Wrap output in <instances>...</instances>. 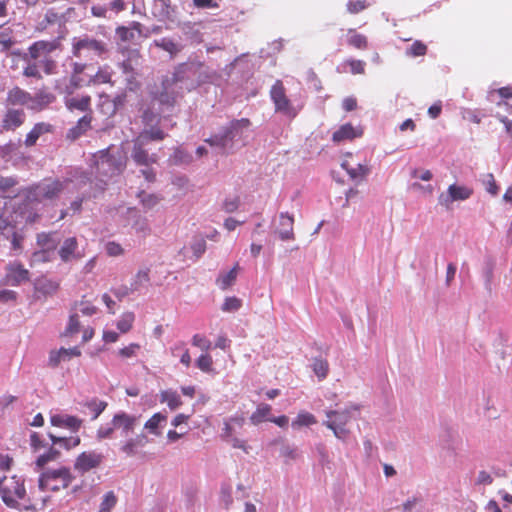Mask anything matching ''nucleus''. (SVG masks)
I'll return each instance as SVG.
<instances>
[{
    "instance_id": "nucleus-60",
    "label": "nucleus",
    "mask_w": 512,
    "mask_h": 512,
    "mask_svg": "<svg viewBox=\"0 0 512 512\" xmlns=\"http://www.w3.org/2000/svg\"><path fill=\"white\" fill-rule=\"evenodd\" d=\"M350 69V72L354 75L365 73V62L357 59H348L344 62Z\"/></svg>"
},
{
    "instance_id": "nucleus-13",
    "label": "nucleus",
    "mask_w": 512,
    "mask_h": 512,
    "mask_svg": "<svg viewBox=\"0 0 512 512\" xmlns=\"http://www.w3.org/2000/svg\"><path fill=\"white\" fill-rule=\"evenodd\" d=\"M25 119L26 115L24 110L14 108L7 109L1 120L0 133L15 131L24 124Z\"/></svg>"
},
{
    "instance_id": "nucleus-31",
    "label": "nucleus",
    "mask_w": 512,
    "mask_h": 512,
    "mask_svg": "<svg viewBox=\"0 0 512 512\" xmlns=\"http://www.w3.org/2000/svg\"><path fill=\"white\" fill-rule=\"evenodd\" d=\"M272 407L266 403H260L256 410L250 416V422L253 425H259L262 422L269 421L271 419Z\"/></svg>"
},
{
    "instance_id": "nucleus-63",
    "label": "nucleus",
    "mask_w": 512,
    "mask_h": 512,
    "mask_svg": "<svg viewBox=\"0 0 512 512\" xmlns=\"http://www.w3.org/2000/svg\"><path fill=\"white\" fill-rule=\"evenodd\" d=\"M114 425L101 426L98 428L96 436L98 440L111 439L114 436Z\"/></svg>"
},
{
    "instance_id": "nucleus-44",
    "label": "nucleus",
    "mask_w": 512,
    "mask_h": 512,
    "mask_svg": "<svg viewBox=\"0 0 512 512\" xmlns=\"http://www.w3.org/2000/svg\"><path fill=\"white\" fill-rule=\"evenodd\" d=\"M35 288H36V291H38L44 295H48V294L55 293L59 288V284L52 280L39 279V280H37V282L35 284Z\"/></svg>"
},
{
    "instance_id": "nucleus-11",
    "label": "nucleus",
    "mask_w": 512,
    "mask_h": 512,
    "mask_svg": "<svg viewBox=\"0 0 512 512\" xmlns=\"http://www.w3.org/2000/svg\"><path fill=\"white\" fill-rule=\"evenodd\" d=\"M363 134L364 129L361 125L354 126L352 123H345L333 132L331 139L333 143L341 144L343 142H351L360 138Z\"/></svg>"
},
{
    "instance_id": "nucleus-2",
    "label": "nucleus",
    "mask_w": 512,
    "mask_h": 512,
    "mask_svg": "<svg viewBox=\"0 0 512 512\" xmlns=\"http://www.w3.org/2000/svg\"><path fill=\"white\" fill-rule=\"evenodd\" d=\"M0 495L6 506L17 510L35 509L26 496L24 481L16 476L0 480Z\"/></svg>"
},
{
    "instance_id": "nucleus-10",
    "label": "nucleus",
    "mask_w": 512,
    "mask_h": 512,
    "mask_svg": "<svg viewBox=\"0 0 512 512\" xmlns=\"http://www.w3.org/2000/svg\"><path fill=\"white\" fill-rule=\"evenodd\" d=\"M270 96L275 105L276 111L282 112L286 115L295 116L290 100L286 96L285 87L280 80H277L272 86Z\"/></svg>"
},
{
    "instance_id": "nucleus-16",
    "label": "nucleus",
    "mask_w": 512,
    "mask_h": 512,
    "mask_svg": "<svg viewBox=\"0 0 512 512\" xmlns=\"http://www.w3.org/2000/svg\"><path fill=\"white\" fill-rule=\"evenodd\" d=\"M51 425L60 428H66L72 432H77L83 425V420L68 414H55L50 417Z\"/></svg>"
},
{
    "instance_id": "nucleus-14",
    "label": "nucleus",
    "mask_w": 512,
    "mask_h": 512,
    "mask_svg": "<svg viewBox=\"0 0 512 512\" xmlns=\"http://www.w3.org/2000/svg\"><path fill=\"white\" fill-rule=\"evenodd\" d=\"M137 423V416L125 412L116 413L111 420L115 430H119L122 436H128L130 433H133Z\"/></svg>"
},
{
    "instance_id": "nucleus-49",
    "label": "nucleus",
    "mask_w": 512,
    "mask_h": 512,
    "mask_svg": "<svg viewBox=\"0 0 512 512\" xmlns=\"http://www.w3.org/2000/svg\"><path fill=\"white\" fill-rule=\"evenodd\" d=\"M150 281V269L144 268L140 269L135 277L134 281L131 283V289L137 290L141 285L146 284Z\"/></svg>"
},
{
    "instance_id": "nucleus-52",
    "label": "nucleus",
    "mask_w": 512,
    "mask_h": 512,
    "mask_svg": "<svg viewBox=\"0 0 512 512\" xmlns=\"http://www.w3.org/2000/svg\"><path fill=\"white\" fill-rule=\"evenodd\" d=\"M80 331V322L78 314H72L69 318L68 325L65 331L62 333L63 337H71Z\"/></svg>"
},
{
    "instance_id": "nucleus-15",
    "label": "nucleus",
    "mask_w": 512,
    "mask_h": 512,
    "mask_svg": "<svg viewBox=\"0 0 512 512\" xmlns=\"http://www.w3.org/2000/svg\"><path fill=\"white\" fill-rule=\"evenodd\" d=\"M152 14L159 21H175L176 9L172 6L170 0H154L152 5Z\"/></svg>"
},
{
    "instance_id": "nucleus-42",
    "label": "nucleus",
    "mask_w": 512,
    "mask_h": 512,
    "mask_svg": "<svg viewBox=\"0 0 512 512\" xmlns=\"http://www.w3.org/2000/svg\"><path fill=\"white\" fill-rule=\"evenodd\" d=\"M16 44V40L11 28L0 31V51H9Z\"/></svg>"
},
{
    "instance_id": "nucleus-12",
    "label": "nucleus",
    "mask_w": 512,
    "mask_h": 512,
    "mask_svg": "<svg viewBox=\"0 0 512 512\" xmlns=\"http://www.w3.org/2000/svg\"><path fill=\"white\" fill-rule=\"evenodd\" d=\"M472 195V190L465 186L452 184L448 187L447 193L439 195V204L449 208L454 201H462L468 199Z\"/></svg>"
},
{
    "instance_id": "nucleus-28",
    "label": "nucleus",
    "mask_w": 512,
    "mask_h": 512,
    "mask_svg": "<svg viewBox=\"0 0 512 512\" xmlns=\"http://www.w3.org/2000/svg\"><path fill=\"white\" fill-rule=\"evenodd\" d=\"M52 128V125L49 123H36L31 129V131L26 135L25 145L27 147L34 146L39 137L43 134L52 132Z\"/></svg>"
},
{
    "instance_id": "nucleus-9",
    "label": "nucleus",
    "mask_w": 512,
    "mask_h": 512,
    "mask_svg": "<svg viewBox=\"0 0 512 512\" xmlns=\"http://www.w3.org/2000/svg\"><path fill=\"white\" fill-rule=\"evenodd\" d=\"M326 416L328 420L324 422V425L331 429L337 438L344 439L349 432L345 428L351 419L349 411H327Z\"/></svg>"
},
{
    "instance_id": "nucleus-59",
    "label": "nucleus",
    "mask_w": 512,
    "mask_h": 512,
    "mask_svg": "<svg viewBox=\"0 0 512 512\" xmlns=\"http://www.w3.org/2000/svg\"><path fill=\"white\" fill-rule=\"evenodd\" d=\"M76 309L85 316H92L97 312V307L94 306L90 301L87 300H81L80 302L76 303Z\"/></svg>"
},
{
    "instance_id": "nucleus-45",
    "label": "nucleus",
    "mask_w": 512,
    "mask_h": 512,
    "mask_svg": "<svg viewBox=\"0 0 512 512\" xmlns=\"http://www.w3.org/2000/svg\"><path fill=\"white\" fill-rule=\"evenodd\" d=\"M314 373L317 375L319 380H323L327 377L329 372V364L327 360L322 358H315L312 365Z\"/></svg>"
},
{
    "instance_id": "nucleus-51",
    "label": "nucleus",
    "mask_w": 512,
    "mask_h": 512,
    "mask_svg": "<svg viewBox=\"0 0 512 512\" xmlns=\"http://www.w3.org/2000/svg\"><path fill=\"white\" fill-rule=\"evenodd\" d=\"M240 206V197L238 195L227 196L222 204L221 208L226 213H233L238 210Z\"/></svg>"
},
{
    "instance_id": "nucleus-3",
    "label": "nucleus",
    "mask_w": 512,
    "mask_h": 512,
    "mask_svg": "<svg viewBox=\"0 0 512 512\" xmlns=\"http://www.w3.org/2000/svg\"><path fill=\"white\" fill-rule=\"evenodd\" d=\"M64 189L63 182L58 179L45 178L27 187L23 191L27 204L41 203L45 200L56 199Z\"/></svg>"
},
{
    "instance_id": "nucleus-17",
    "label": "nucleus",
    "mask_w": 512,
    "mask_h": 512,
    "mask_svg": "<svg viewBox=\"0 0 512 512\" xmlns=\"http://www.w3.org/2000/svg\"><path fill=\"white\" fill-rule=\"evenodd\" d=\"M144 141H139L138 138L134 141V147L132 151V158L136 162V164L141 166H149L157 162L156 154H149L148 151L144 148Z\"/></svg>"
},
{
    "instance_id": "nucleus-25",
    "label": "nucleus",
    "mask_w": 512,
    "mask_h": 512,
    "mask_svg": "<svg viewBox=\"0 0 512 512\" xmlns=\"http://www.w3.org/2000/svg\"><path fill=\"white\" fill-rule=\"evenodd\" d=\"M7 279L11 285H18L29 279V271L20 263H12L8 267Z\"/></svg>"
},
{
    "instance_id": "nucleus-43",
    "label": "nucleus",
    "mask_w": 512,
    "mask_h": 512,
    "mask_svg": "<svg viewBox=\"0 0 512 512\" xmlns=\"http://www.w3.org/2000/svg\"><path fill=\"white\" fill-rule=\"evenodd\" d=\"M428 47L421 40H415L409 47L406 48L405 54L408 57H423L427 54Z\"/></svg>"
},
{
    "instance_id": "nucleus-8",
    "label": "nucleus",
    "mask_w": 512,
    "mask_h": 512,
    "mask_svg": "<svg viewBox=\"0 0 512 512\" xmlns=\"http://www.w3.org/2000/svg\"><path fill=\"white\" fill-rule=\"evenodd\" d=\"M104 460L102 453L94 450L83 451L74 461V470L81 475L99 468Z\"/></svg>"
},
{
    "instance_id": "nucleus-39",
    "label": "nucleus",
    "mask_w": 512,
    "mask_h": 512,
    "mask_svg": "<svg viewBox=\"0 0 512 512\" xmlns=\"http://www.w3.org/2000/svg\"><path fill=\"white\" fill-rule=\"evenodd\" d=\"M160 401L166 403L171 410L182 405L181 397L176 391L165 390L160 394Z\"/></svg>"
},
{
    "instance_id": "nucleus-37",
    "label": "nucleus",
    "mask_w": 512,
    "mask_h": 512,
    "mask_svg": "<svg viewBox=\"0 0 512 512\" xmlns=\"http://www.w3.org/2000/svg\"><path fill=\"white\" fill-rule=\"evenodd\" d=\"M91 106V97L86 95L82 96L80 98L73 97L66 100V107L70 110H78L81 112H87L90 111Z\"/></svg>"
},
{
    "instance_id": "nucleus-19",
    "label": "nucleus",
    "mask_w": 512,
    "mask_h": 512,
    "mask_svg": "<svg viewBox=\"0 0 512 512\" xmlns=\"http://www.w3.org/2000/svg\"><path fill=\"white\" fill-rule=\"evenodd\" d=\"M234 124L230 127H226L222 132L205 139V142L210 146H216L221 149H226L230 146L234 139Z\"/></svg>"
},
{
    "instance_id": "nucleus-58",
    "label": "nucleus",
    "mask_w": 512,
    "mask_h": 512,
    "mask_svg": "<svg viewBox=\"0 0 512 512\" xmlns=\"http://www.w3.org/2000/svg\"><path fill=\"white\" fill-rule=\"evenodd\" d=\"M117 498L114 492L109 491L104 495L103 501L100 505V512H110V510L116 505Z\"/></svg>"
},
{
    "instance_id": "nucleus-6",
    "label": "nucleus",
    "mask_w": 512,
    "mask_h": 512,
    "mask_svg": "<svg viewBox=\"0 0 512 512\" xmlns=\"http://www.w3.org/2000/svg\"><path fill=\"white\" fill-rule=\"evenodd\" d=\"M94 157L96 169L103 175H118L125 169L126 159L120 154L111 153L109 149L101 150Z\"/></svg>"
},
{
    "instance_id": "nucleus-26",
    "label": "nucleus",
    "mask_w": 512,
    "mask_h": 512,
    "mask_svg": "<svg viewBox=\"0 0 512 512\" xmlns=\"http://www.w3.org/2000/svg\"><path fill=\"white\" fill-rule=\"evenodd\" d=\"M341 166L349 177L355 181L364 180L370 173V167L367 164L358 163L353 166L349 161H343Z\"/></svg>"
},
{
    "instance_id": "nucleus-20",
    "label": "nucleus",
    "mask_w": 512,
    "mask_h": 512,
    "mask_svg": "<svg viewBox=\"0 0 512 512\" xmlns=\"http://www.w3.org/2000/svg\"><path fill=\"white\" fill-rule=\"evenodd\" d=\"M81 355V351L78 347L73 348H60L59 350H52L49 353L48 365L52 368L57 367L61 361L68 360L71 357H78Z\"/></svg>"
},
{
    "instance_id": "nucleus-55",
    "label": "nucleus",
    "mask_w": 512,
    "mask_h": 512,
    "mask_svg": "<svg viewBox=\"0 0 512 512\" xmlns=\"http://www.w3.org/2000/svg\"><path fill=\"white\" fill-rule=\"evenodd\" d=\"M191 342L193 346L200 348L204 352H209L212 347L211 341L201 334L193 335Z\"/></svg>"
},
{
    "instance_id": "nucleus-64",
    "label": "nucleus",
    "mask_w": 512,
    "mask_h": 512,
    "mask_svg": "<svg viewBox=\"0 0 512 512\" xmlns=\"http://www.w3.org/2000/svg\"><path fill=\"white\" fill-rule=\"evenodd\" d=\"M80 443L81 439L79 436L62 437V442L60 446L66 450H70L79 446Z\"/></svg>"
},
{
    "instance_id": "nucleus-24",
    "label": "nucleus",
    "mask_w": 512,
    "mask_h": 512,
    "mask_svg": "<svg viewBox=\"0 0 512 512\" xmlns=\"http://www.w3.org/2000/svg\"><path fill=\"white\" fill-rule=\"evenodd\" d=\"M293 225H294L293 216H291L287 212L280 213L278 233H279L281 240H284V241L294 240L295 235H294Z\"/></svg>"
},
{
    "instance_id": "nucleus-61",
    "label": "nucleus",
    "mask_w": 512,
    "mask_h": 512,
    "mask_svg": "<svg viewBox=\"0 0 512 512\" xmlns=\"http://www.w3.org/2000/svg\"><path fill=\"white\" fill-rule=\"evenodd\" d=\"M105 250L106 253L111 257H117L123 255L124 253V249L122 248V246L114 241H109L108 243H106Z\"/></svg>"
},
{
    "instance_id": "nucleus-38",
    "label": "nucleus",
    "mask_w": 512,
    "mask_h": 512,
    "mask_svg": "<svg viewBox=\"0 0 512 512\" xmlns=\"http://www.w3.org/2000/svg\"><path fill=\"white\" fill-rule=\"evenodd\" d=\"M166 137V134L159 127H151L150 129L143 130L139 136L137 137L139 141H144L147 143L148 141H162Z\"/></svg>"
},
{
    "instance_id": "nucleus-56",
    "label": "nucleus",
    "mask_w": 512,
    "mask_h": 512,
    "mask_svg": "<svg viewBox=\"0 0 512 512\" xmlns=\"http://www.w3.org/2000/svg\"><path fill=\"white\" fill-rule=\"evenodd\" d=\"M53 251L54 250H48V249L42 248L41 250L36 251L32 254L31 262L33 264L48 262L51 260Z\"/></svg>"
},
{
    "instance_id": "nucleus-32",
    "label": "nucleus",
    "mask_w": 512,
    "mask_h": 512,
    "mask_svg": "<svg viewBox=\"0 0 512 512\" xmlns=\"http://www.w3.org/2000/svg\"><path fill=\"white\" fill-rule=\"evenodd\" d=\"M238 269L239 265L236 263L230 271L221 273L216 279L217 286L223 291L230 288L237 279Z\"/></svg>"
},
{
    "instance_id": "nucleus-18",
    "label": "nucleus",
    "mask_w": 512,
    "mask_h": 512,
    "mask_svg": "<svg viewBox=\"0 0 512 512\" xmlns=\"http://www.w3.org/2000/svg\"><path fill=\"white\" fill-rule=\"evenodd\" d=\"M32 100V94L28 91L15 86L7 92L6 103L9 106H27Z\"/></svg>"
},
{
    "instance_id": "nucleus-21",
    "label": "nucleus",
    "mask_w": 512,
    "mask_h": 512,
    "mask_svg": "<svg viewBox=\"0 0 512 512\" xmlns=\"http://www.w3.org/2000/svg\"><path fill=\"white\" fill-rule=\"evenodd\" d=\"M54 101L55 96L52 93L44 89H40L32 95V100L29 103V109L32 111H41Z\"/></svg>"
},
{
    "instance_id": "nucleus-34",
    "label": "nucleus",
    "mask_w": 512,
    "mask_h": 512,
    "mask_svg": "<svg viewBox=\"0 0 512 512\" xmlns=\"http://www.w3.org/2000/svg\"><path fill=\"white\" fill-rule=\"evenodd\" d=\"M171 354L173 357H179L180 362L185 366L189 367L191 365V356L189 353V349L186 347V343L183 341L176 342L171 347Z\"/></svg>"
},
{
    "instance_id": "nucleus-35",
    "label": "nucleus",
    "mask_w": 512,
    "mask_h": 512,
    "mask_svg": "<svg viewBox=\"0 0 512 512\" xmlns=\"http://www.w3.org/2000/svg\"><path fill=\"white\" fill-rule=\"evenodd\" d=\"M153 44L156 47L168 52L171 58L175 57L183 49V47L180 44L174 42L172 39L167 37L154 40Z\"/></svg>"
},
{
    "instance_id": "nucleus-22",
    "label": "nucleus",
    "mask_w": 512,
    "mask_h": 512,
    "mask_svg": "<svg viewBox=\"0 0 512 512\" xmlns=\"http://www.w3.org/2000/svg\"><path fill=\"white\" fill-rule=\"evenodd\" d=\"M78 241L75 237L65 239L60 250L59 256L63 262L71 261L72 259L82 258V254L78 251Z\"/></svg>"
},
{
    "instance_id": "nucleus-33",
    "label": "nucleus",
    "mask_w": 512,
    "mask_h": 512,
    "mask_svg": "<svg viewBox=\"0 0 512 512\" xmlns=\"http://www.w3.org/2000/svg\"><path fill=\"white\" fill-rule=\"evenodd\" d=\"M142 25L139 22H132L130 27L118 26L116 28V35L122 42H131L135 38L134 31L141 33Z\"/></svg>"
},
{
    "instance_id": "nucleus-54",
    "label": "nucleus",
    "mask_w": 512,
    "mask_h": 512,
    "mask_svg": "<svg viewBox=\"0 0 512 512\" xmlns=\"http://www.w3.org/2000/svg\"><path fill=\"white\" fill-rule=\"evenodd\" d=\"M140 349H141L140 344L130 343L128 346L120 348L118 350V355L122 359L134 358L138 355V352L140 351Z\"/></svg>"
},
{
    "instance_id": "nucleus-1",
    "label": "nucleus",
    "mask_w": 512,
    "mask_h": 512,
    "mask_svg": "<svg viewBox=\"0 0 512 512\" xmlns=\"http://www.w3.org/2000/svg\"><path fill=\"white\" fill-rule=\"evenodd\" d=\"M61 48L59 40H39L32 43L27 52L20 50L13 51V55H17L27 63L23 69V75L27 78H35L41 80L43 75H53L57 72V61L52 58L51 54Z\"/></svg>"
},
{
    "instance_id": "nucleus-27",
    "label": "nucleus",
    "mask_w": 512,
    "mask_h": 512,
    "mask_svg": "<svg viewBox=\"0 0 512 512\" xmlns=\"http://www.w3.org/2000/svg\"><path fill=\"white\" fill-rule=\"evenodd\" d=\"M92 116L90 114L84 115L80 118L76 125L70 128L67 132V139L76 140L82 136L86 131L91 128Z\"/></svg>"
},
{
    "instance_id": "nucleus-57",
    "label": "nucleus",
    "mask_w": 512,
    "mask_h": 512,
    "mask_svg": "<svg viewBox=\"0 0 512 512\" xmlns=\"http://www.w3.org/2000/svg\"><path fill=\"white\" fill-rule=\"evenodd\" d=\"M242 301L241 299L233 296V297H227L224 300V303L222 304V311L224 312H234L241 308Z\"/></svg>"
},
{
    "instance_id": "nucleus-7",
    "label": "nucleus",
    "mask_w": 512,
    "mask_h": 512,
    "mask_svg": "<svg viewBox=\"0 0 512 512\" xmlns=\"http://www.w3.org/2000/svg\"><path fill=\"white\" fill-rule=\"evenodd\" d=\"M91 52L97 57H102L108 50L107 45L101 40L84 36L82 38H74L72 44V53L75 57L81 58L84 52Z\"/></svg>"
},
{
    "instance_id": "nucleus-29",
    "label": "nucleus",
    "mask_w": 512,
    "mask_h": 512,
    "mask_svg": "<svg viewBox=\"0 0 512 512\" xmlns=\"http://www.w3.org/2000/svg\"><path fill=\"white\" fill-rule=\"evenodd\" d=\"M346 43L347 45L358 50H366L368 48L367 37L361 33H358L353 28H349L347 30Z\"/></svg>"
},
{
    "instance_id": "nucleus-4",
    "label": "nucleus",
    "mask_w": 512,
    "mask_h": 512,
    "mask_svg": "<svg viewBox=\"0 0 512 512\" xmlns=\"http://www.w3.org/2000/svg\"><path fill=\"white\" fill-rule=\"evenodd\" d=\"M187 64L181 63L174 68L171 76H165L161 82V90L158 92L157 100L167 106H174L179 96L176 85L185 79Z\"/></svg>"
},
{
    "instance_id": "nucleus-53",
    "label": "nucleus",
    "mask_w": 512,
    "mask_h": 512,
    "mask_svg": "<svg viewBox=\"0 0 512 512\" xmlns=\"http://www.w3.org/2000/svg\"><path fill=\"white\" fill-rule=\"evenodd\" d=\"M37 243L42 248L55 250L57 242L53 240V233H40L37 236Z\"/></svg>"
},
{
    "instance_id": "nucleus-41",
    "label": "nucleus",
    "mask_w": 512,
    "mask_h": 512,
    "mask_svg": "<svg viewBox=\"0 0 512 512\" xmlns=\"http://www.w3.org/2000/svg\"><path fill=\"white\" fill-rule=\"evenodd\" d=\"M135 321V314L133 312H124L116 323L117 329L122 334L128 333L132 328Z\"/></svg>"
},
{
    "instance_id": "nucleus-48",
    "label": "nucleus",
    "mask_w": 512,
    "mask_h": 512,
    "mask_svg": "<svg viewBox=\"0 0 512 512\" xmlns=\"http://www.w3.org/2000/svg\"><path fill=\"white\" fill-rule=\"evenodd\" d=\"M196 366L205 373H211L213 371V358L208 353L205 352L201 354L196 360Z\"/></svg>"
},
{
    "instance_id": "nucleus-50",
    "label": "nucleus",
    "mask_w": 512,
    "mask_h": 512,
    "mask_svg": "<svg viewBox=\"0 0 512 512\" xmlns=\"http://www.w3.org/2000/svg\"><path fill=\"white\" fill-rule=\"evenodd\" d=\"M370 6L368 0H349L346 4V10L350 14H358Z\"/></svg>"
},
{
    "instance_id": "nucleus-36",
    "label": "nucleus",
    "mask_w": 512,
    "mask_h": 512,
    "mask_svg": "<svg viewBox=\"0 0 512 512\" xmlns=\"http://www.w3.org/2000/svg\"><path fill=\"white\" fill-rule=\"evenodd\" d=\"M82 406L88 409L89 413L91 414V420H96L107 408L108 403L97 398H92L83 402Z\"/></svg>"
},
{
    "instance_id": "nucleus-5",
    "label": "nucleus",
    "mask_w": 512,
    "mask_h": 512,
    "mask_svg": "<svg viewBox=\"0 0 512 512\" xmlns=\"http://www.w3.org/2000/svg\"><path fill=\"white\" fill-rule=\"evenodd\" d=\"M74 480V476L67 467L49 470L41 474L39 488L41 490L59 491L66 489Z\"/></svg>"
},
{
    "instance_id": "nucleus-30",
    "label": "nucleus",
    "mask_w": 512,
    "mask_h": 512,
    "mask_svg": "<svg viewBox=\"0 0 512 512\" xmlns=\"http://www.w3.org/2000/svg\"><path fill=\"white\" fill-rule=\"evenodd\" d=\"M167 421V416L157 412L153 414L144 424V428L155 436L161 435V426Z\"/></svg>"
},
{
    "instance_id": "nucleus-46",
    "label": "nucleus",
    "mask_w": 512,
    "mask_h": 512,
    "mask_svg": "<svg viewBox=\"0 0 512 512\" xmlns=\"http://www.w3.org/2000/svg\"><path fill=\"white\" fill-rule=\"evenodd\" d=\"M90 82L94 85L112 83V72L108 67L100 68Z\"/></svg>"
},
{
    "instance_id": "nucleus-40",
    "label": "nucleus",
    "mask_w": 512,
    "mask_h": 512,
    "mask_svg": "<svg viewBox=\"0 0 512 512\" xmlns=\"http://www.w3.org/2000/svg\"><path fill=\"white\" fill-rule=\"evenodd\" d=\"M317 423L315 416L307 411H300L292 421V427L299 429L304 426H311Z\"/></svg>"
},
{
    "instance_id": "nucleus-23",
    "label": "nucleus",
    "mask_w": 512,
    "mask_h": 512,
    "mask_svg": "<svg viewBox=\"0 0 512 512\" xmlns=\"http://www.w3.org/2000/svg\"><path fill=\"white\" fill-rule=\"evenodd\" d=\"M148 443V438L145 434H138L135 437L126 440L120 447L121 452L126 456H134L140 448H143Z\"/></svg>"
},
{
    "instance_id": "nucleus-47",
    "label": "nucleus",
    "mask_w": 512,
    "mask_h": 512,
    "mask_svg": "<svg viewBox=\"0 0 512 512\" xmlns=\"http://www.w3.org/2000/svg\"><path fill=\"white\" fill-rule=\"evenodd\" d=\"M60 452L55 449L54 447H51L46 453L40 455L36 460V466L38 468H43L46 464H48L51 461H55L59 458Z\"/></svg>"
},
{
    "instance_id": "nucleus-62",
    "label": "nucleus",
    "mask_w": 512,
    "mask_h": 512,
    "mask_svg": "<svg viewBox=\"0 0 512 512\" xmlns=\"http://www.w3.org/2000/svg\"><path fill=\"white\" fill-rule=\"evenodd\" d=\"M191 250L193 251V254L198 259L200 258L206 251V241L204 238L196 239L192 245Z\"/></svg>"
}]
</instances>
